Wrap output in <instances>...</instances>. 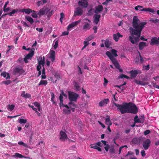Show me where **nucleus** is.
I'll use <instances>...</instances> for the list:
<instances>
[{
  "label": "nucleus",
  "instance_id": "40",
  "mask_svg": "<svg viewBox=\"0 0 159 159\" xmlns=\"http://www.w3.org/2000/svg\"><path fill=\"white\" fill-rule=\"evenodd\" d=\"M123 78H125L127 79H129V77L123 74H121L120 76L118 77V79H122Z\"/></svg>",
  "mask_w": 159,
  "mask_h": 159
},
{
  "label": "nucleus",
  "instance_id": "41",
  "mask_svg": "<svg viewBox=\"0 0 159 159\" xmlns=\"http://www.w3.org/2000/svg\"><path fill=\"white\" fill-rule=\"evenodd\" d=\"M94 38V36L93 35H91L87 38L85 40L88 42H89L92 39Z\"/></svg>",
  "mask_w": 159,
  "mask_h": 159
},
{
  "label": "nucleus",
  "instance_id": "49",
  "mask_svg": "<svg viewBox=\"0 0 159 159\" xmlns=\"http://www.w3.org/2000/svg\"><path fill=\"white\" fill-rule=\"evenodd\" d=\"M150 21H151L152 22L156 23L159 21V20L157 19H156L155 20L152 19L150 20Z\"/></svg>",
  "mask_w": 159,
  "mask_h": 159
},
{
  "label": "nucleus",
  "instance_id": "18",
  "mask_svg": "<svg viewBox=\"0 0 159 159\" xmlns=\"http://www.w3.org/2000/svg\"><path fill=\"white\" fill-rule=\"evenodd\" d=\"M101 15H100L95 14L93 16V23L97 24L99 21Z\"/></svg>",
  "mask_w": 159,
  "mask_h": 159
},
{
  "label": "nucleus",
  "instance_id": "44",
  "mask_svg": "<svg viewBox=\"0 0 159 159\" xmlns=\"http://www.w3.org/2000/svg\"><path fill=\"white\" fill-rule=\"evenodd\" d=\"M63 112L65 114H69L71 111V109H63Z\"/></svg>",
  "mask_w": 159,
  "mask_h": 159
},
{
  "label": "nucleus",
  "instance_id": "13",
  "mask_svg": "<svg viewBox=\"0 0 159 159\" xmlns=\"http://www.w3.org/2000/svg\"><path fill=\"white\" fill-rule=\"evenodd\" d=\"M78 4L79 6L86 8L88 5V2L86 0H81L79 2Z\"/></svg>",
  "mask_w": 159,
  "mask_h": 159
},
{
  "label": "nucleus",
  "instance_id": "25",
  "mask_svg": "<svg viewBox=\"0 0 159 159\" xmlns=\"http://www.w3.org/2000/svg\"><path fill=\"white\" fill-rule=\"evenodd\" d=\"M107 118L105 120V123L108 126H110L112 125V123L110 120V117L109 116H107Z\"/></svg>",
  "mask_w": 159,
  "mask_h": 159
},
{
  "label": "nucleus",
  "instance_id": "29",
  "mask_svg": "<svg viewBox=\"0 0 159 159\" xmlns=\"http://www.w3.org/2000/svg\"><path fill=\"white\" fill-rule=\"evenodd\" d=\"M63 96L65 97H67V95L65 94L63 90L61 91V93L60 94V96L59 97V98L60 100H63Z\"/></svg>",
  "mask_w": 159,
  "mask_h": 159
},
{
  "label": "nucleus",
  "instance_id": "24",
  "mask_svg": "<svg viewBox=\"0 0 159 159\" xmlns=\"http://www.w3.org/2000/svg\"><path fill=\"white\" fill-rule=\"evenodd\" d=\"M20 11L22 12H25V13L28 14H30L32 12V10L29 8L20 9Z\"/></svg>",
  "mask_w": 159,
  "mask_h": 159
},
{
  "label": "nucleus",
  "instance_id": "23",
  "mask_svg": "<svg viewBox=\"0 0 159 159\" xmlns=\"http://www.w3.org/2000/svg\"><path fill=\"white\" fill-rule=\"evenodd\" d=\"M55 52L53 50L51 51L49 58L51 59V61L53 62L55 60Z\"/></svg>",
  "mask_w": 159,
  "mask_h": 159
},
{
  "label": "nucleus",
  "instance_id": "39",
  "mask_svg": "<svg viewBox=\"0 0 159 159\" xmlns=\"http://www.w3.org/2000/svg\"><path fill=\"white\" fill-rule=\"evenodd\" d=\"M15 72L16 73L21 74L24 72V70L21 69L16 68L15 69Z\"/></svg>",
  "mask_w": 159,
  "mask_h": 159
},
{
  "label": "nucleus",
  "instance_id": "60",
  "mask_svg": "<svg viewBox=\"0 0 159 159\" xmlns=\"http://www.w3.org/2000/svg\"><path fill=\"white\" fill-rule=\"evenodd\" d=\"M41 65L38 64V65L36 67L37 70H40L41 68Z\"/></svg>",
  "mask_w": 159,
  "mask_h": 159
},
{
  "label": "nucleus",
  "instance_id": "19",
  "mask_svg": "<svg viewBox=\"0 0 159 159\" xmlns=\"http://www.w3.org/2000/svg\"><path fill=\"white\" fill-rule=\"evenodd\" d=\"M103 9L102 5H99L95 8V12L96 14H98L99 12L101 11Z\"/></svg>",
  "mask_w": 159,
  "mask_h": 159
},
{
  "label": "nucleus",
  "instance_id": "15",
  "mask_svg": "<svg viewBox=\"0 0 159 159\" xmlns=\"http://www.w3.org/2000/svg\"><path fill=\"white\" fill-rule=\"evenodd\" d=\"M122 37V35L120 34L119 32H117L116 34H114L113 35V39L116 42H118L120 38Z\"/></svg>",
  "mask_w": 159,
  "mask_h": 159
},
{
  "label": "nucleus",
  "instance_id": "54",
  "mask_svg": "<svg viewBox=\"0 0 159 159\" xmlns=\"http://www.w3.org/2000/svg\"><path fill=\"white\" fill-rule=\"evenodd\" d=\"M28 106L31 108H32V109L35 111L37 110V109L35 108L34 107V106L32 105H30V104L28 105Z\"/></svg>",
  "mask_w": 159,
  "mask_h": 159
},
{
  "label": "nucleus",
  "instance_id": "55",
  "mask_svg": "<svg viewBox=\"0 0 159 159\" xmlns=\"http://www.w3.org/2000/svg\"><path fill=\"white\" fill-rule=\"evenodd\" d=\"M37 44V43L36 41H35L34 43L33 44L32 46V50H33L34 51L35 50V48H34V47L36 46Z\"/></svg>",
  "mask_w": 159,
  "mask_h": 159
},
{
  "label": "nucleus",
  "instance_id": "35",
  "mask_svg": "<svg viewBox=\"0 0 159 159\" xmlns=\"http://www.w3.org/2000/svg\"><path fill=\"white\" fill-rule=\"evenodd\" d=\"M105 47L108 48L111 45V43L107 39L105 42Z\"/></svg>",
  "mask_w": 159,
  "mask_h": 159
},
{
  "label": "nucleus",
  "instance_id": "11",
  "mask_svg": "<svg viewBox=\"0 0 159 159\" xmlns=\"http://www.w3.org/2000/svg\"><path fill=\"white\" fill-rule=\"evenodd\" d=\"M117 51L116 50L114 49H112L111 50V52L107 51L106 53V54L108 56V54L110 53L111 54V56H112L113 58H115L114 57H116L118 56L117 54Z\"/></svg>",
  "mask_w": 159,
  "mask_h": 159
},
{
  "label": "nucleus",
  "instance_id": "32",
  "mask_svg": "<svg viewBox=\"0 0 159 159\" xmlns=\"http://www.w3.org/2000/svg\"><path fill=\"white\" fill-rule=\"evenodd\" d=\"M134 82L138 84L143 86L145 85L146 84L145 82L141 81H138L136 80H134Z\"/></svg>",
  "mask_w": 159,
  "mask_h": 159
},
{
  "label": "nucleus",
  "instance_id": "62",
  "mask_svg": "<svg viewBox=\"0 0 159 159\" xmlns=\"http://www.w3.org/2000/svg\"><path fill=\"white\" fill-rule=\"evenodd\" d=\"M69 32L67 31H65L62 32L61 35H67L69 34Z\"/></svg>",
  "mask_w": 159,
  "mask_h": 159
},
{
  "label": "nucleus",
  "instance_id": "51",
  "mask_svg": "<svg viewBox=\"0 0 159 159\" xmlns=\"http://www.w3.org/2000/svg\"><path fill=\"white\" fill-rule=\"evenodd\" d=\"M21 23H22V24H23V25H25V26H26L27 27H30V26L28 25L27 23L25 21H21Z\"/></svg>",
  "mask_w": 159,
  "mask_h": 159
},
{
  "label": "nucleus",
  "instance_id": "22",
  "mask_svg": "<svg viewBox=\"0 0 159 159\" xmlns=\"http://www.w3.org/2000/svg\"><path fill=\"white\" fill-rule=\"evenodd\" d=\"M20 11V10L18 9H13L11 12L6 14V15L11 16H13L14 14Z\"/></svg>",
  "mask_w": 159,
  "mask_h": 159
},
{
  "label": "nucleus",
  "instance_id": "52",
  "mask_svg": "<svg viewBox=\"0 0 159 159\" xmlns=\"http://www.w3.org/2000/svg\"><path fill=\"white\" fill-rule=\"evenodd\" d=\"M150 133V131L149 130H147L144 131V134L145 135L148 134Z\"/></svg>",
  "mask_w": 159,
  "mask_h": 159
},
{
  "label": "nucleus",
  "instance_id": "30",
  "mask_svg": "<svg viewBox=\"0 0 159 159\" xmlns=\"http://www.w3.org/2000/svg\"><path fill=\"white\" fill-rule=\"evenodd\" d=\"M38 64L41 65L43 66L45 65L44 60H42V57H41L40 59L38 60Z\"/></svg>",
  "mask_w": 159,
  "mask_h": 159
},
{
  "label": "nucleus",
  "instance_id": "43",
  "mask_svg": "<svg viewBox=\"0 0 159 159\" xmlns=\"http://www.w3.org/2000/svg\"><path fill=\"white\" fill-rule=\"evenodd\" d=\"M2 84H4L6 85H8L11 83V81L10 80H8L4 81H3L2 82Z\"/></svg>",
  "mask_w": 159,
  "mask_h": 159
},
{
  "label": "nucleus",
  "instance_id": "34",
  "mask_svg": "<svg viewBox=\"0 0 159 159\" xmlns=\"http://www.w3.org/2000/svg\"><path fill=\"white\" fill-rule=\"evenodd\" d=\"M25 18L29 21L31 24H32L34 23L33 20L31 17L29 16H25Z\"/></svg>",
  "mask_w": 159,
  "mask_h": 159
},
{
  "label": "nucleus",
  "instance_id": "46",
  "mask_svg": "<svg viewBox=\"0 0 159 159\" xmlns=\"http://www.w3.org/2000/svg\"><path fill=\"white\" fill-rule=\"evenodd\" d=\"M18 144L19 145H22L26 147H27L28 146V145L24 143L22 141L19 142H18Z\"/></svg>",
  "mask_w": 159,
  "mask_h": 159
},
{
  "label": "nucleus",
  "instance_id": "48",
  "mask_svg": "<svg viewBox=\"0 0 159 159\" xmlns=\"http://www.w3.org/2000/svg\"><path fill=\"white\" fill-rule=\"evenodd\" d=\"M98 146L96 144H92L91 145V148H92L96 149Z\"/></svg>",
  "mask_w": 159,
  "mask_h": 159
},
{
  "label": "nucleus",
  "instance_id": "47",
  "mask_svg": "<svg viewBox=\"0 0 159 159\" xmlns=\"http://www.w3.org/2000/svg\"><path fill=\"white\" fill-rule=\"evenodd\" d=\"M32 11L34 12L33 13H32V17L34 18H36L38 16L37 15V14L35 12V11Z\"/></svg>",
  "mask_w": 159,
  "mask_h": 159
},
{
  "label": "nucleus",
  "instance_id": "45",
  "mask_svg": "<svg viewBox=\"0 0 159 159\" xmlns=\"http://www.w3.org/2000/svg\"><path fill=\"white\" fill-rule=\"evenodd\" d=\"M55 44L53 45V47L55 49H56L58 47V42L57 40H55Z\"/></svg>",
  "mask_w": 159,
  "mask_h": 159
},
{
  "label": "nucleus",
  "instance_id": "42",
  "mask_svg": "<svg viewBox=\"0 0 159 159\" xmlns=\"http://www.w3.org/2000/svg\"><path fill=\"white\" fill-rule=\"evenodd\" d=\"M27 120L26 119H20L19 120V122L21 124H25L26 123Z\"/></svg>",
  "mask_w": 159,
  "mask_h": 159
},
{
  "label": "nucleus",
  "instance_id": "56",
  "mask_svg": "<svg viewBox=\"0 0 159 159\" xmlns=\"http://www.w3.org/2000/svg\"><path fill=\"white\" fill-rule=\"evenodd\" d=\"M42 1H39L37 3H36V4L39 7V6L40 5H43V4H42Z\"/></svg>",
  "mask_w": 159,
  "mask_h": 159
},
{
  "label": "nucleus",
  "instance_id": "21",
  "mask_svg": "<svg viewBox=\"0 0 159 159\" xmlns=\"http://www.w3.org/2000/svg\"><path fill=\"white\" fill-rule=\"evenodd\" d=\"M147 46L146 43L143 42H140L139 44V47L140 50H142L144 47Z\"/></svg>",
  "mask_w": 159,
  "mask_h": 159
},
{
  "label": "nucleus",
  "instance_id": "27",
  "mask_svg": "<svg viewBox=\"0 0 159 159\" xmlns=\"http://www.w3.org/2000/svg\"><path fill=\"white\" fill-rule=\"evenodd\" d=\"M1 75L3 76L4 78L7 79H9L10 76L8 73H7L6 72L4 71L1 73Z\"/></svg>",
  "mask_w": 159,
  "mask_h": 159
},
{
  "label": "nucleus",
  "instance_id": "50",
  "mask_svg": "<svg viewBox=\"0 0 159 159\" xmlns=\"http://www.w3.org/2000/svg\"><path fill=\"white\" fill-rule=\"evenodd\" d=\"M34 104L37 108L39 107L40 106V104L37 102H35L34 103Z\"/></svg>",
  "mask_w": 159,
  "mask_h": 159
},
{
  "label": "nucleus",
  "instance_id": "8",
  "mask_svg": "<svg viewBox=\"0 0 159 159\" xmlns=\"http://www.w3.org/2000/svg\"><path fill=\"white\" fill-rule=\"evenodd\" d=\"M141 73V71L138 69L132 70L129 71L131 77L133 78H135L138 74H140Z\"/></svg>",
  "mask_w": 159,
  "mask_h": 159
},
{
  "label": "nucleus",
  "instance_id": "36",
  "mask_svg": "<svg viewBox=\"0 0 159 159\" xmlns=\"http://www.w3.org/2000/svg\"><path fill=\"white\" fill-rule=\"evenodd\" d=\"M13 157H17L20 158L24 157V156L21 154L18 153H16L14 155L12 156Z\"/></svg>",
  "mask_w": 159,
  "mask_h": 159
},
{
  "label": "nucleus",
  "instance_id": "16",
  "mask_svg": "<svg viewBox=\"0 0 159 159\" xmlns=\"http://www.w3.org/2000/svg\"><path fill=\"white\" fill-rule=\"evenodd\" d=\"M151 45H158L159 44V41L158 39L156 37L152 38L151 39V42L150 43Z\"/></svg>",
  "mask_w": 159,
  "mask_h": 159
},
{
  "label": "nucleus",
  "instance_id": "9",
  "mask_svg": "<svg viewBox=\"0 0 159 159\" xmlns=\"http://www.w3.org/2000/svg\"><path fill=\"white\" fill-rule=\"evenodd\" d=\"M150 143V140L149 139H147L143 141V146L144 150H147L149 148Z\"/></svg>",
  "mask_w": 159,
  "mask_h": 159
},
{
  "label": "nucleus",
  "instance_id": "37",
  "mask_svg": "<svg viewBox=\"0 0 159 159\" xmlns=\"http://www.w3.org/2000/svg\"><path fill=\"white\" fill-rule=\"evenodd\" d=\"M74 102H75L74 101H70V102L68 103V105L70 107V108L72 107L71 105L72 106L74 107H77V105Z\"/></svg>",
  "mask_w": 159,
  "mask_h": 159
},
{
  "label": "nucleus",
  "instance_id": "57",
  "mask_svg": "<svg viewBox=\"0 0 159 159\" xmlns=\"http://www.w3.org/2000/svg\"><path fill=\"white\" fill-rule=\"evenodd\" d=\"M25 98H30L31 97V95L28 93H26L25 94V95L24 96Z\"/></svg>",
  "mask_w": 159,
  "mask_h": 159
},
{
  "label": "nucleus",
  "instance_id": "2",
  "mask_svg": "<svg viewBox=\"0 0 159 159\" xmlns=\"http://www.w3.org/2000/svg\"><path fill=\"white\" fill-rule=\"evenodd\" d=\"M114 103L115 106L117 107L118 111H120L122 114L128 113L129 103H125L122 105L116 103L115 102H114Z\"/></svg>",
  "mask_w": 159,
  "mask_h": 159
},
{
  "label": "nucleus",
  "instance_id": "26",
  "mask_svg": "<svg viewBox=\"0 0 159 159\" xmlns=\"http://www.w3.org/2000/svg\"><path fill=\"white\" fill-rule=\"evenodd\" d=\"M34 51L33 50L31 49L29 53L26 56V57H27V59H30L34 56Z\"/></svg>",
  "mask_w": 159,
  "mask_h": 159
},
{
  "label": "nucleus",
  "instance_id": "31",
  "mask_svg": "<svg viewBox=\"0 0 159 159\" xmlns=\"http://www.w3.org/2000/svg\"><path fill=\"white\" fill-rule=\"evenodd\" d=\"M15 106L14 105L9 104L7 106V108L9 111H12L15 108Z\"/></svg>",
  "mask_w": 159,
  "mask_h": 159
},
{
  "label": "nucleus",
  "instance_id": "14",
  "mask_svg": "<svg viewBox=\"0 0 159 159\" xmlns=\"http://www.w3.org/2000/svg\"><path fill=\"white\" fill-rule=\"evenodd\" d=\"M134 121L135 123H143L144 121V119L143 117L139 118L137 116H136L134 117Z\"/></svg>",
  "mask_w": 159,
  "mask_h": 159
},
{
  "label": "nucleus",
  "instance_id": "1",
  "mask_svg": "<svg viewBox=\"0 0 159 159\" xmlns=\"http://www.w3.org/2000/svg\"><path fill=\"white\" fill-rule=\"evenodd\" d=\"M139 21L138 18L136 16H134L132 22L133 28H130L129 29L131 36L129 37V40L133 44L139 41L142 30L147 24L146 22L139 23Z\"/></svg>",
  "mask_w": 159,
  "mask_h": 159
},
{
  "label": "nucleus",
  "instance_id": "5",
  "mask_svg": "<svg viewBox=\"0 0 159 159\" xmlns=\"http://www.w3.org/2000/svg\"><path fill=\"white\" fill-rule=\"evenodd\" d=\"M135 9L136 11L139 10L140 11H146L151 12L153 14L155 13V11L153 9L150 8H143L142 6L138 5L136 6Z\"/></svg>",
  "mask_w": 159,
  "mask_h": 159
},
{
  "label": "nucleus",
  "instance_id": "33",
  "mask_svg": "<svg viewBox=\"0 0 159 159\" xmlns=\"http://www.w3.org/2000/svg\"><path fill=\"white\" fill-rule=\"evenodd\" d=\"M51 96V101L52 102L53 104H56V102L54 101V99H55V95L53 92H51L50 93Z\"/></svg>",
  "mask_w": 159,
  "mask_h": 159
},
{
  "label": "nucleus",
  "instance_id": "61",
  "mask_svg": "<svg viewBox=\"0 0 159 159\" xmlns=\"http://www.w3.org/2000/svg\"><path fill=\"white\" fill-rule=\"evenodd\" d=\"M104 82L103 84V85L104 86H106L107 85V83L108 81L105 78H104Z\"/></svg>",
  "mask_w": 159,
  "mask_h": 159
},
{
  "label": "nucleus",
  "instance_id": "17",
  "mask_svg": "<svg viewBox=\"0 0 159 159\" xmlns=\"http://www.w3.org/2000/svg\"><path fill=\"white\" fill-rule=\"evenodd\" d=\"M60 139L61 141H65V140L67 138L66 134L65 132L61 131L60 132Z\"/></svg>",
  "mask_w": 159,
  "mask_h": 159
},
{
  "label": "nucleus",
  "instance_id": "59",
  "mask_svg": "<svg viewBox=\"0 0 159 159\" xmlns=\"http://www.w3.org/2000/svg\"><path fill=\"white\" fill-rule=\"evenodd\" d=\"M89 44V43L87 41H85L84 42V44L85 46L87 47Z\"/></svg>",
  "mask_w": 159,
  "mask_h": 159
},
{
  "label": "nucleus",
  "instance_id": "63",
  "mask_svg": "<svg viewBox=\"0 0 159 159\" xmlns=\"http://www.w3.org/2000/svg\"><path fill=\"white\" fill-rule=\"evenodd\" d=\"M141 155L143 157H144L146 155L145 151L144 150H142L141 151Z\"/></svg>",
  "mask_w": 159,
  "mask_h": 159
},
{
  "label": "nucleus",
  "instance_id": "20",
  "mask_svg": "<svg viewBox=\"0 0 159 159\" xmlns=\"http://www.w3.org/2000/svg\"><path fill=\"white\" fill-rule=\"evenodd\" d=\"M109 102V99L108 98H106L103 100L102 101H101L99 102V106L100 107H102L104 105L107 104Z\"/></svg>",
  "mask_w": 159,
  "mask_h": 159
},
{
  "label": "nucleus",
  "instance_id": "7",
  "mask_svg": "<svg viewBox=\"0 0 159 159\" xmlns=\"http://www.w3.org/2000/svg\"><path fill=\"white\" fill-rule=\"evenodd\" d=\"M49 10L50 9L48 8L44 7L39 10L38 15L39 16L44 15L47 14Z\"/></svg>",
  "mask_w": 159,
  "mask_h": 159
},
{
  "label": "nucleus",
  "instance_id": "4",
  "mask_svg": "<svg viewBox=\"0 0 159 159\" xmlns=\"http://www.w3.org/2000/svg\"><path fill=\"white\" fill-rule=\"evenodd\" d=\"M68 96L70 101H74L76 102L78 98L79 97V95L76 93L71 92L68 91Z\"/></svg>",
  "mask_w": 159,
  "mask_h": 159
},
{
  "label": "nucleus",
  "instance_id": "3",
  "mask_svg": "<svg viewBox=\"0 0 159 159\" xmlns=\"http://www.w3.org/2000/svg\"><path fill=\"white\" fill-rule=\"evenodd\" d=\"M128 106V113L134 114H136L138 113V108L134 103L131 102H129Z\"/></svg>",
  "mask_w": 159,
  "mask_h": 159
},
{
  "label": "nucleus",
  "instance_id": "10",
  "mask_svg": "<svg viewBox=\"0 0 159 159\" xmlns=\"http://www.w3.org/2000/svg\"><path fill=\"white\" fill-rule=\"evenodd\" d=\"M81 20H79L69 24L67 26V30L68 31L70 30V29L75 26L77 25L80 22Z\"/></svg>",
  "mask_w": 159,
  "mask_h": 159
},
{
  "label": "nucleus",
  "instance_id": "6",
  "mask_svg": "<svg viewBox=\"0 0 159 159\" xmlns=\"http://www.w3.org/2000/svg\"><path fill=\"white\" fill-rule=\"evenodd\" d=\"M107 55L108 57L110 58L115 67L117 69H119L120 67V66L116 59L115 58H113L110 53Z\"/></svg>",
  "mask_w": 159,
  "mask_h": 159
},
{
  "label": "nucleus",
  "instance_id": "64",
  "mask_svg": "<svg viewBox=\"0 0 159 159\" xmlns=\"http://www.w3.org/2000/svg\"><path fill=\"white\" fill-rule=\"evenodd\" d=\"M36 30L39 32H42L43 31V28H36Z\"/></svg>",
  "mask_w": 159,
  "mask_h": 159
},
{
  "label": "nucleus",
  "instance_id": "53",
  "mask_svg": "<svg viewBox=\"0 0 159 159\" xmlns=\"http://www.w3.org/2000/svg\"><path fill=\"white\" fill-rule=\"evenodd\" d=\"M106 146L104 147V148L106 152H107L108 150L110 148V147L109 145L107 144L106 145Z\"/></svg>",
  "mask_w": 159,
  "mask_h": 159
},
{
  "label": "nucleus",
  "instance_id": "12",
  "mask_svg": "<svg viewBox=\"0 0 159 159\" xmlns=\"http://www.w3.org/2000/svg\"><path fill=\"white\" fill-rule=\"evenodd\" d=\"M83 13V10L80 7H77L76 8V10L74 11V16H79L82 15Z\"/></svg>",
  "mask_w": 159,
  "mask_h": 159
},
{
  "label": "nucleus",
  "instance_id": "38",
  "mask_svg": "<svg viewBox=\"0 0 159 159\" xmlns=\"http://www.w3.org/2000/svg\"><path fill=\"white\" fill-rule=\"evenodd\" d=\"M48 84V82L46 80H41L39 83L38 85L39 86L41 85H46Z\"/></svg>",
  "mask_w": 159,
  "mask_h": 159
},
{
  "label": "nucleus",
  "instance_id": "58",
  "mask_svg": "<svg viewBox=\"0 0 159 159\" xmlns=\"http://www.w3.org/2000/svg\"><path fill=\"white\" fill-rule=\"evenodd\" d=\"M75 90H79L80 89V87L78 85H75Z\"/></svg>",
  "mask_w": 159,
  "mask_h": 159
},
{
  "label": "nucleus",
  "instance_id": "28",
  "mask_svg": "<svg viewBox=\"0 0 159 159\" xmlns=\"http://www.w3.org/2000/svg\"><path fill=\"white\" fill-rule=\"evenodd\" d=\"M90 28V24L88 22H84V25L83 27V29L85 30V31L89 30Z\"/></svg>",
  "mask_w": 159,
  "mask_h": 159
}]
</instances>
